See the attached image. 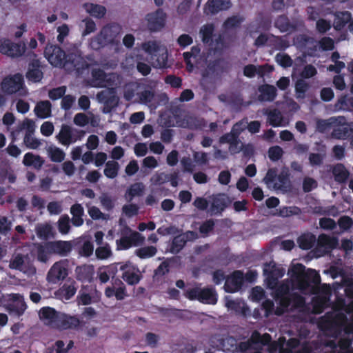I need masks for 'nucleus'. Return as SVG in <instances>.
Returning <instances> with one entry per match:
<instances>
[{"label": "nucleus", "mask_w": 353, "mask_h": 353, "mask_svg": "<svg viewBox=\"0 0 353 353\" xmlns=\"http://www.w3.org/2000/svg\"><path fill=\"white\" fill-rule=\"evenodd\" d=\"M39 316L46 325L59 330L75 329L80 325L77 316L65 314L49 306L41 307Z\"/></svg>", "instance_id": "obj_1"}, {"label": "nucleus", "mask_w": 353, "mask_h": 353, "mask_svg": "<svg viewBox=\"0 0 353 353\" xmlns=\"http://www.w3.org/2000/svg\"><path fill=\"white\" fill-rule=\"evenodd\" d=\"M208 68L212 72H228L230 70V63L223 58H218L210 61L208 64Z\"/></svg>", "instance_id": "obj_29"}, {"label": "nucleus", "mask_w": 353, "mask_h": 353, "mask_svg": "<svg viewBox=\"0 0 353 353\" xmlns=\"http://www.w3.org/2000/svg\"><path fill=\"white\" fill-rule=\"evenodd\" d=\"M167 17L166 12L162 8H158L154 12L148 13L145 19L148 30L150 32H160L165 26Z\"/></svg>", "instance_id": "obj_6"}, {"label": "nucleus", "mask_w": 353, "mask_h": 353, "mask_svg": "<svg viewBox=\"0 0 353 353\" xmlns=\"http://www.w3.org/2000/svg\"><path fill=\"white\" fill-rule=\"evenodd\" d=\"M100 203L101 206L106 211H111L114 208V200L107 194H103L99 197Z\"/></svg>", "instance_id": "obj_57"}, {"label": "nucleus", "mask_w": 353, "mask_h": 353, "mask_svg": "<svg viewBox=\"0 0 353 353\" xmlns=\"http://www.w3.org/2000/svg\"><path fill=\"white\" fill-rule=\"evenodd\" d=\"M291 276L296 279L298 283L306 272L305 266L301 263H296L291 269Z\"/></svg>", "instance_id": "obj_51"}, {"label": "nucleus", "mask_w": 353, "mask_h": 353, "mask_svg": "<svg viewBox=\"0 0 353 353\" xmlns=\"http://www.w3.org/2000/svg\"><path fill=\"white\" fill-rule=\"evenodd\" d=\"M68 274V264L66 261L56 262L50 269L47 274L49 283H57L65 279Z\"/></svg>", "instance_id": "obj_13"}, {"label": "nucleus", "mask_w": 353, "mask_h": 353, "mask_svg": "<svg viewBox=\"0 0 353 353\" xmlns=\"http://www.w3.org/2000/svg\"><path fill=\"white\" fill-rule=\"evenodd\" d=\"M119 168L118 162L115 161H108L105 163L103 173L107 178L114 179L118 175Z\"/></svg>", "instance_id": "obj_43"}, {"label": "nucleus", "mask_w": 353, "mask_h": 353, "mask_svg": "<svg viewBox=\"0 0 353 353\" xmlns=\"http://www.w3.org/2000/svg\"><path fill=\"white\" fill-rule=\"evenodd\" d=\"M275 300L279 301L280 305L274 310V314L277 316L283 314L288 307L291 306V294L278 297V299Z\"/></svg>", "instance_id": "obj_42"}, {"label": "nucleus", "mask_w": 353, "mask_h": 353, "mask_svg": "<svg viewBox=\"0 0 353 353\" xmlns=\"http://www.w3.org/2000/svg\"><path fill=\"white\" fill-rule=\"evenodd\" d=\"M338 244V239L326 234H321L317 239V245L322 248H334Z\"/></svg>", "instance_id": "obj_36"}, {"label": "nucleus", "mask_w": 353, "mask_h": 353, "mask_svg": "<svg viewBox=\"0 0 353 353\" xmlns=\"http://www.w3.org/2000/svg\"><path fill=\"white\" fill-rule=\"evenodd\" d=\"M52 105L49 101H42L36 105L34 108L35 114L41 119H46L51 115Z\"/></svg>", "instance_id": "obj_31"}, {"label": "nucleus", "mask_w": 353, "mask_h": 353, "mask_svg": "<svg viewBox=\"0 0 353 353\" xmlns=\"http://www.w3.org/2000/svg\"><path fill=\"white\" fill-rule=\"evenodd\" d=\"M84 134L83 130L73 129L70 125L63 124L57 137L60 143L68 146L77 140L81 139Z\"/></svg>", "instance_id": "obj_9"}, {"label": "nucleus", "mask_w": 353, "mask_h": 353, "mask_svg": "<svg viewBox=\"0 0 353 353\" xmlns=\"http://www.w3.org/2000/svg\"><path fill=\"white\" fill-rule=\"evenodd\" d=\"M305 304V300L303 296L296 292L291 294V307L292 309H298L303 307Z\"/></svg>", "instance_id": "obj_52"}, {"label": "nucleus", "mask_w": 353, "mask_h": 353, "mask_svg": "<svg viewBox=\"0 0 353 353\" xmlns=\"http://www.w3.org/2000/svg\"><path fill=\"white\" fill-rule=\"evenodd\" d=\"M82 22L85 23V29L82 32L83 37H85L96 30V23L92 19L86 17L82 20Z\"/></svg>", "instance_id": "obj_60"}, {"label": "nucleus", "mask_w": 353, "mask_h": 353, "mask_svg": "<svg viewBox=\"0 0 353 353\" xmlns=\"http://www.w3.org/2000/svg\"><path fill=\"white\" fill-rule=\"evenodd\" d=\"M352 134L353 128H350L348 125L336 127L332 132V137L339 140L349 139Z\"/></svg>", "instance_id": "obj_33"}, {"label": "nucleus", "mask_w": 353, "mask_h": 353, "mask_svg": "<svg viewBox=\"0 0 353 353\" xmlns=\"http://www.w3.org/2000/svg\"><path fill=\"white\" fill-rule=\"evenodd\" d=\"M337 223L342 231H347L353 225V221L349 216L343 215L339 219Z\"/></svg>", "instance_id": "obj_61"}, {"label": "nucleus", "mask_w": 353, "mask_h": 353, "mask_svg": "<svg viewBox=\"0 0 353 353\" xmlns=\"http://www.w3.org/2000/svg\"><path fill=\"white\" fill-rule=\"evenodd\" d=\"M45 163L44 159L39 155L34 154L32 152L25 154L23 159V164L27 167H33L39 170Z\"/></svg>", "instance_id": "obj_23"}, {"label": "nucleus", "mask_w": 353, "mask_h": 353, "mask_svg": "<svg viewBox=\"0 0 353 353\" xmlns=\"http://www.w3.org/2000/svg\"><path fill=\"white\" fill-rule=\"evenodd\" d=\"M321 282L320 274L313 269H307L303 278L299 282L300 289L307 290L313 285H317Z\"/></svg>", "instance_id": "obj_17"}, {"label": "nucleus", "mask_w": 353, "mask_h": 353, "mask_svg": "<svg viewBox=\"0 0 353 353\" xmlns=\"http://www.w3.org/2000/svg\"><path fill=\"white\" fill-rule=\"evenodd\" d=\"M47 245L51 254L60 256H67L72 250V243L68 241H47Z\"/></svg>", "instance_id": "obj_15"}, {"label": "nucleus", "mask_w": 353, "mask_h": 353, "mask_svg": "<svg viewBox=\"0 0 353 353\" xmlns=\"http://www.w3.org/2000/svg\"><path fill=\"white\" fill-rule=\"evenodd\" d=\"M218 295L213 288H201L199 301L203 304L214 305L217 303Z\"/></svg>", "instance_id": "obj_20"}, {"label": "nucleus", "mask_w": 353, "mask_h": 353, "mask_svg": "<svg viewBox=\"0 0 353 353\" xmlns=\"http://www.w3.org/2000/svg\"><path fill=\"white\" fill-rule=\"evenodd\" d=\"M268 157L272 161H277L283 154V149L279 145L272 146L268 150Z\"/></svg>", "instance_id": "obj_55"}, {"label": "nucleus", "mask_w": 353, "mask_h": 353, "mask_svg": "<svg viewBox=\"0 0 353 353\" xmlns=\"http://www.w3.org/2000/svg\"><path fill=\"white\" fill-rule=\"evenodd\" d=\"M276 61L283 68L291 67L293 63L292 58L288 54L279 53L275 57Z\"/></svg>", "instance_id": "obj_54"}, {"label": "nucleus", "mask_w": 353, "mask_h": 353, "mask_svg": "<svg viewBox=\"0 0 353 353\" xmlns=\"http://www.w3.org/2000/svg\"><path fill=\"white\" fill-rule=\"evenodd\" d=\"M210 212L212 215H221L230 205L232 200L225 193L214 194L210 196Z\"/></svg>", "instance_id": "obj_10"}, {"label": "nucleus", "mask_w": 353, "mask_h": 353, "mask_svg": "<svg viewBox=\"0 0 353 353\" xmlns=\"http://www.w3.org/2000/svg\"><path fill=\"white\" fill-rule=\"evenodd\" d=\"M66 92V87L59 86L55 88H52L48 92V97L50 99L55 101L63 98Z\"/></svg>", "instance_id": "obj_58"}, {"label": "nucleus", "mask_w": 353, "mask_h": 353, "mask_svg": "<svg viewBox=\"0 0 353 353\" xmlns=\"http://www.w3.org/2000/svg\"><path fill=\"white\" fill-rule=\"evenodd\" d=\"M245 18L239 15H234L228 17L223 23V28L230 30L239 27L244 21Z\"/></svg>", "instance_id": "obj_47"}, {"label": "nucleus", "mask_w": 353, "mask_h": 353, "mask_svg": "<svg viewBox=\"0 0 353 353\" xmlns=\"http://www.w3.org/2000/svg\"><path fill=\"white\" fill-rule=\"evenodd\" d=\"M231 6L230 0H208L204 6V13L216 14L221 10H228Z\"/></svg>", "instance_id": "obj_16"}, {"label": "nucleus", "mask_w": 353, "mask_h": 353, "mask_svg": "<svg viewBox=\"0 0 353 353\" xmlns=\"http://www.w3.org/2000/svg\"><path fill=\"white\" fill-rule=\"evenodd\" d=\"M120 271L122 272V279L130 285H134L139 283L142 278L139 268L130 261H127L124 265H121Z\"/></svg>", "instance_id": "obj_12"}, {"label": "nucleus", "mask_w": 353, "mask_h": 353, "mask_svg": "<svg viewBox=\"0 0 353 353\" xmlns=\"http://www.w3.org/2000/svg\"><path fill=\"white\" fill-rule=\"evenodd\" d=\"M49 157L52 162L61 163L64 160L65 154L61 149L54 148L50 149Z\"/></svg>", "instance_id": "obj_50"}, {"label": "nucleus", "mask_w": 353, "mask_h": 353, "mask_svg": "<svg viewBox=\"0 0 353 353\" xmlns=\"http://www.w3.org/2000/svg\"><path fill=\"white\" fill-rule=\"evenodd\" d=\"M259 99L261 101H272L276 97V89L274 85L263 84L259 87Z\"/></svg>", "instance_id": "obj_22"}, {"label": "nucleus", "mask_w": 353, "mask_h": 353, "mask_svg": "<svg viewBox=\"0 0 353 353\" xmlns=\"http://www.w3.org/2000/svg\"><path fill=\"white\" fill-rule=\"evenodd\" d=\"M92 86L94 88H109L117 85V77L115 73L107 74L101 68L92 70Z\"/></svg>", "instance_id": "obj_5"}, {"label": "nucleus", "mask_w": 353, "mask_h": 353, "mask_svg": "<svg viewBox=\"0 0 353 353\" xmlns=\"http://www.w3.org/2000/svg\"><path fill=\"white\" fill-rule=\"evenodd\" d=\"M105 295L108 298L115 296L117 300L122 301L128 296L125 285H124L117 288L108 286L105 290Z\"/></svg>", "instance_id": "obj_30"}, {"label": "nucleus", "mask_w": 353, "mask_h": 353, "mask_svg": "<svg viewBox=\"0 0 353 353\" xmlns=\"http://www.w3.org/2000/svg\"><path fill=\"white\" fill-rule=\"evenodd\" d=\"M24 85L23 77L20 73L6 77L1 82V90L7 94H15L19 91Z\"/></svg>", "instance_id": "obj_11"}, {"label": "nucleus", "mask_w": 353, "mask_h": 353, "mask_svg": "<svg viewBox=\"0 0 353 353\" xmlns=\"http://www.w3.org/2000/svg\"><path fill=\"white\" fill-rule=\"evenodd\" d=\"M278 183L274 184V188L277 190H286L290 186L289 174L287 172H281L277 175Z\"/></svg>", "instance_id": "obj_45"}, {"label": "nucleus", "mask_w": 353, "mask_h": 353, "mask_svg": "<svg viewBox=\"0 0 353 353\" xmlns=\"http://www.w3.org/2000/svg\"><path fill=\"white\" fill-rule=\"evenodd\" d=\"M41 68V65L39 59L32 60L28 64V69L26 74L27 79L34 83L40 82L43 77Z\"/></svg>", "instance_id": "obj_18"}, {"label": "nucleus", "mask_w": 353, "mask_h": 353, "mask_svg": "<svg viewBox=\"0 0 353 353\" xmlns=\"http://www.w3.org/2000/svg\"><path fill=\"white\" fill-rule=\"evenodd\" d=\"M258 28L263 30H268L272 24V21L270 17H265L262 13H259L256 19Z\"/></svg>", "instance_id": "obj_62"}, {"label": "nucleus", "mask_w": 353, "mask_h": 353, "mask_svg": "<svg viewBox=\"0 0 353 353\" xmlns=\"http://www.w3.org/2000/svg\"><path fill=\"white\" fill-rule=\"evenodd\" d=\"M89 66V63L81 54L70 52L67 54L63 68L70 72H75L79 75L82 74Z\"/></svg>", "instance_id": "obj_8"}, {"label": "nucleus", "mask_w": 353, "mask_h": 353, "mask_svg": "<svg viewBox=\"0 0 353 353\" xmlns=\"http://www.w3.org/2000/svg\"><path fill=\"white\" fill-rule=\"evenodd\" d=\"M83 7L88 13L97 19L103 18L107 12L105 6L97 3H85Z\"/></svg>", "instance_id": "obj_26"}, {"label": "nucleus", "mask_w": 353, "mask_h": 353, "mask_svg": "<svg viewBox=\"0 0 353 353\" xmlns=\"http://www.w3.org/2000/svg\"><path fill=\"white\" fill-rule=\"evenodd\" d=\"M36 234L40 239L45 241L54 237L53 228L48 223L38 225L36 228Z\"/></svg>", "instance_id": "obj_35"}, {"label": "nucleus", "mask_w": 353, "mask_h": 353, "mask_svg": "<svg viewBox=\"0 0 353 353\" xmlns=\"http://www.w3.org/2000/svg\"><path fill=\"white\" fill-rule=\"evenodd\" d=\"M269 46L279 51H284L290 47V44L286 36H275L270 34Z\"/></svg>", "instance_id": "obj_27"}, {"label": "nucleus", "mask_w": 353, "mask_h": 353, "mask_svg": "<svg viewBox=\"0 0 353 353\" xmlns=\"http://www.w3.org/2000/svg\"><path fill=\"white\" fill-rule=\"evenodd\" d=\"M32 134H26L23 141L26 145L30 149H37L40 145L41 142L39 139L33 137Z\"/></svg>", "instance_id": "obj_63"}, {"label": "nucleus", "mask_w": 353, "mask_h": 353, "mask_svg": "<svg viewBox=\"0 0 353 353\" xmlns=\"http://www.w3.org/2000/svg\"><path fill=\"white\" fill-rule=\"evenodd\" d=\"M121 237L116 241L117 250H126L132 246L142 243L144 237L138 232L132 231L130 227L125 225L121 232Z\"/></svg>", "instance_id": "obj_3"}, {"label": "nucleus", "mask_w": 353, "mask_h": 353, "mask_svg": "<svg viewBox=\"0 0 353 353\" xmlns=\"http://www.w3.org/2000/svg\"><path fill=\"white\" fill-rule=\"evenodd\" d=\"M201 48L198 46H194L191 48L190 51L185 52L183 54L184 61L188 71H192L194 68L193 63L191 62V59H196L199 57Z\"/></svg>", "instance_id": "obj_37"}, {"label": "nucleus", "mask_w": 353, "mask_h": 353, "mask_svg": "<svg viewBox=\"0 0 353 353\" xmlns=\"http://www.w3.org/2000/svg\"><path fill=\"white\" fill-rule=\"evenodd\" d=\"M265 114L268 116V122L270 125L274 128L281 125L283 117L278 109L267 111Z\"/></svg>", "instance_id": "obj_39"}, {"label": "nucleus", "mask_w": 353, "mask_h": 353, "mask_svg": "<svg viewBox=\"0 0 353 353\" xmlns=\"http://www.w3.org/2000/svg\"><path fill=\"white\" fill-rule=\"evenodd\" d=\"M144 185L142 183H135L128 189L126 195L128 201H132L134 196H141L143 193Z\"/></svg>", "instance_id": "obj_46"}, {"label": "nucleus", "mask_w": 353, "mask_h": 353, "mask_svg": "<svg viewBox=\"0 0 353 353\" xmlns=\"http://www.w3.org/2000/svg\"><path fill=\"white\" fill-rule=\"evenodd\" d=\"M332 173L334 181L339 183H345L350 177V172L342 163H337L332 166Z\"/></svg>", "instance_id": "obj_21"}, {"label": "nucleus", "mask_w": 353, "mask_h": 353, "mask_svg": "<svg viewBox=\"0 0 353 353\" xmlns=\"http://www.w3.org/2000/svg\"><path fill=\"white\" fill-rule=\"evenodd\" d=\"M219 141L221 143H229L230 150H232L233 147H236L239 143V137L232 130L230 132L222 135Z\"/></svg>", "instance_id": "obj_48"}, {"label": "nucleus", "mask_w": 353, "mask_h": 353, "mask_svg": "<svg viewBox=\"0 0 353 353\" xmlns=\"http://www.w3.org/2000/svg\"><path fill=\"white\" fill-rule=\"evenodd\" d=\"M76 273L77 279L82 281H90L92 276V269L86 265L78 266Z\"/></svg>", "instance_id": "obj_44"}, {"label": "nucleus", "mask_w": 353, "mask_h": 353, "mask_svg": "<svg viewBox=\"0 0 353 353\" xmlns=\"http://www.w3.org/2000/svg\"><path fill=\"white\" fill-rule=\"evenodd\" d=\"M36 251L37 260L46 263L49 259V255L52 254L49 250L47 242L44 243H36Z\"/></svg>", "instance_id": "obj_41"}, {"label": "nucleus", "mask_w": 353, "mask_h": 353, "mask_svg": "<svg viewBox=\"0 0 353 353\" xmlns=\"http://www.w3.org/2000/svg\"><path fill=\"white\" fill-rule=\"evenodd\" d=\"M297 242L302 250H310L314 246L316 237L312 234H303L298 238Z\"/></svg>", "instance_id": "obj_40"}, {"label": "nucleus", "mask_w": 353, "mask_h": 353, "mask_svg": "<svg viewBox=\"0 0 353 353\" xmlns=\"http://www.w3.org/2000/svg\"><path fill=\"white\" fill-rule=\"evenodd\" d=\"M214 32V26L213 23H207L201 28L199 34L204 44L210 45L212 43Z\"/></svg>", "instance_id": "obj_32"}, {"label": "nucleus", "mask_w": 353, "mask_h": 353, "mask_svg": "<svg viewBox=\"0 0 353 353\" xmlns=\"http://www.w3.org/2000/svg\"><path fill=\"white\" fill-rule=\"evenodd\" d=\"M188 240L187 234L182 233L175 236L172 241L170 252L173 254L179 253L185 245Z\"/></svg>", "instance_id": "obj_34"}, {"label": "nucleus", "mask_w": 353, "mask_h": 353, "mask_svg": "<svg viewBox=\"0 0 353 353\" xmlns=\"http://www.w3.org/2000/svg\"><path fill=\"white\" fill-rule=\"evenodd\" d=\"M70 229V219L67 214L61 216L58 221V230L63 234L68 233Z\"/></svg>", "instance_id": "obj_53"}, {"label": "nucleus", "mask_w": 353, "mask_h": 353, "mask_svg": "<svg viewBox=\"0 0 353 353\" xmlns=\"http://www.w3.org/2000/svg\"><path fill=\"white\" fill-rule=\"evenodd\" d=\"M77 290L76 282L74 280L68 279L59 289L58 292L65 300H69L76 294Z\"/></svg>", "instance_id": "obj_24"}, {"label": "nucleus", "mask_w": 353, "mask_h": 353, "mask_svg": "<svg viewBox=\"0 0 353 353\" xmlns=\"http://www.w3.org/2000/svg\"><path fill=\"white\" fill-rule=\"evenodd\" d=\"M121 30V26L117 23L104 26L96 36L91 38L89 42L90 47L94 50H99L108 45H118Z\"/></svg>", "instance_id": "obj_2"}, {"label": "nucleus", "mask_w": 353, "mask_h": 353, "mask_svg": "<svg viewBox=\"0 0 353 353\" xmlns=\"http://www.w3.org/2000/svg\"><path fill=\"white\" fill-rule=\"evenodd\" d=\"M26 50L24 42L14 43L8 38L0 39V53L12 59L23 56Z\"/></svg>", "instance_id": "obj_4"}, {"label": "nucleus", "mask_w": 353, "mask_h": 353, "mask_svg": "<svg viewBox=\"0 0 353 353\" xmlns=\"http://www.w3.org/2000/svg\"><path fill=\"white\" fill-rule=\"evenodd\" d=\"M210 46H212V49L214 54H222L225 50L228 48V44L225 40L224 36L219 34Z\"/></svg>", "instance_id": "obj_38"}, {"label": "nucleus", "mask_w": 353, "mask_h": 353, "mask_svg": "<svg viewBox=\"0 0 353 353\" xmlns=\"http://www.w3.org/2000/svg\"><path fill=\"white\" fill-rule=\"evenodd\" d=\"M95 254L99 259H107L112 255V251L108 244L98 247L95 250Z\"/></svg>", "instance_id": "obj_56"}, {"label": "nucleus", "mask_w": 353, "mask_h": 353, "mask_svg": "<svg viewBox=\"0 0 353 353\" xmlns=\"http://www.w3.org/2000/svg\"><path fill=\"white\" fill-rule=\"evenodd\" d=\"M284 270L278 267L274 263H265L263 268V274L266 276L269 283H275L279 278L284 275Z\"/></svg>", "instance_id": "obj_19"}, {"label": "nucleus", "mask_w": 353, "mask_h": 353, "mask_svg": "<svg viewBox=\"0 0 353 353\" xmlns=\"http://www.w3.org/2000/svg\"><path fill=\"white\" fill-rule=\"evenodd\" d=\"M243 282V272L241 270H235L226 278L224 290L228 293L236 292L241 289Z\"/></svg>", "instance_id": "obj_14"}, {"label": "nucleus", "mask_w": 353, "mask_h": 353, "mask_svg": "<svg viewBox=\"0 0 353 353\" xmlns=\"http://www.w3.org/2000/svg\"><path fill=\"white\" fill-rule=\"evenodd\" d=\"M319 226L324 230H333L336 228V223L331 218L323 217L319 219Z\"/></svg>", "instance_id": "obj_59"}, {"label": "nucleus", "mask_w": 353, "mask_h": 353, "mask_svg": "<svg viewBox=\"0 0 353 353\" xmlns=\"http://www.w3.org/2000/svg\"><path fill=\"white\" fill-rule=\"evenodd\" d=\"M157 252L156 247L150 245L141 248L136 250V254L140 259H148L154 256Z\"/></svg>", "instance_id": "obj_49"}, {"label": "nucleus", "mask_w": 353, "mask_h": 353, "mask_svg": "<svg viewBox=\"0 0 353 353\" xmlns=\"http://www.w3.org/2000/svg\"><path fill=\"white\" fill-rule=\"evenodd\" d=\"M334 28L341 31L351 20V13L348 11L336 12L334 14Z\"/></svg>", "instance_id": "obj_25"}, {"label": "nucleus", "mask_w": 353, "mask_h": 353, "mask_svg": "<svg viewBox=\"0 0 353 353\" xmlns=\"http://www.w3.org/2000/svg\"><path fill=\"white\" fill-rule=\"evenodd\" d=\"M215 225V222L213 219H210L203 222L199 227V232L203 234H208L212 232Z\"/></svg>", "instance_id": "obj_64"}, {"label": "nucleus", "mask_w": 353, "mask_h": 353, "mask_svg": "<svg viewBox=\"0 0 353 353\" xmlns=\"http://www.w3.org/2000/svg\"><path fill=\"white\" fill-rule=\"evenodd\" d=\"M65 52L57 45H47L44 50V56L49 63L54 66L63 68L67 59Z\"/></svg>", "instance_id": "obj_7"}, {"label": "nucleus", "mask_w": 353, "mask_h": 353, "mask_svg": "<svg viewBox=\"0 0 353 353\" xmlns=\"http://www.w3.org/2000/svg\"><path fill=\"white\" fill-rule=\"evenodd\" d=\"M274 26L281 32L294 31L296 28V25L291 23L289 18L284 14L280 15L276 19Z\"/></svg>", "instance_id": "obj_28"}]
</instances>
